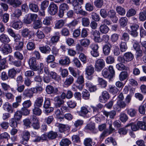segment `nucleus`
Returning a JSON list of instances; mask_svg holds the SVG:
<instances>
[{
  "label": "nucleus",
  "instance_id": "obj_1",
  "mask_svg": "<svg viewBox=\"0 0 146 146\" xmlns=\"http://www.w3.org/2000/svg\"><path fill=\"white\" fill-rule=\"evenodd\" d=\"M145 117L143 118V121H138L137 123H131L128 124L126 125V127L131 126L132 130L133 131H136L140 129L144 131L146 129L145 123Z\"/></svg>",
  "mask_w": 146,
  "mask_h": 146
},
{
  "label": "nucleus",
  "instance_id": "obj_2",
  "mask_svg": "<svg viewBox=\"0 0 146 146\" xmlns=\"http://www.w3.org/2000/svg\"><path fill=\"white\" fill-rule=\"evenodd\" d=\"M58 11V7L57 5L53 3H51L49 5L47 9L48 13L51 15L56 14Z\"/></svg>",
  "mask_w": 146,
  "mask_h": 146
},
{
  "label": "nucleus",
  "instance_id": "obj_3",
  "mask_svg": "<svg viewBox=\"0 0 146 146\" xmlns=\"http://www.w3.org/2000/svg\"><path fill=\"white\" fill-rule=\"evenodd\" d=\"M105 66V62L103 59H99L96 61L94 67L96 71H100Z\"/></svg>",
  "mask_w": 146,
  "mask_h": 146
},
{
  "label": "nucleus",
  "instance_id": "obj_4",
  "mask_svg": "<svg viewBox=\"0 0 146 146\" xmlns=\"http://www.w3.org/2000/svg\"><path fill=\"white\" fill-rule=\"evenodd\" d=\"M72 4L74 7V12L76 13L84 16L87 15V13L86 11H83L81 7L77 3L74 2Z\"/></svg>",
  "mask_w": 146,
  "mask_h": 146
},
{
  "label": "nucleus",
  "instance_id": "obj_5",
  "mask_svg": "<svg viewBox=\"0 0 146 146\" xmlns=\"http://www.w3.org/2000/svg\"><path fill=\"white\" fill-rule=\"evenodd\" d=\"M37 15L29 13L25 15L24 19V22L27 24H30L32 21L36 20L37 17Z\"/></svg>",
  "mask_w": 146,
  "mask_h": 146
},
{
  "label": "nucleus",
  "instance_id": "obj_6",
  "mask_svg": "<svg viewBox=\"0 0 146 146\" xmlns=\"http://www.w3.org/2000/svg\"><path fill=\"white\" fill-rule=\"evenodd\" d=\"M126 105L124 101L121 100H118L116 104L113 107L114 110L117 111H120L121 109L125 108Z\"/></svg>",
  "mask_w": 146,
  "mask_h": 146
},
{
  "label": "nucleus",
  "instance_id": "obj_7",
  "mask_svg": "<svg viewBox=\"0 0 146 146\" xmlns=\"http://www.w3.org/2000/svg\"><path fill=\"white\" fill-rule=\"evenodd\" d=\"M30 132L27 131H25L21 134L22 141L21 143L23 144H25L29 141L30 137Z\"/></svg>",
  "mask_w": 146,
  "mask_h": 146
},
{
  "label": "nucleus",
  "instance_id": "obj_8",
  "mask_svg": "<svg viewBox=\"0 0 146 146\" xmlns=\"http://www.w3.org/2000/svg\"><path fill=\"white\" fill-rule=\"evenodd\" d=\"M29 64L30 68L34 71L38 70V66L36 62V60L35 57H32L29 60Z\"/></svg>",
  "mask_w": 146,
  "mask_h": 146
},
{
  "label": "nucleus",
  "instance_id": "obj_9",
  "mask_svg": "<svg viewBox=\"0 0 146 146\" xmlns=\"http://www.w3.org/2000/svg\"><path fill=\"white\" fill-rule=\"evenodd\" d=\"M116 14L115 12L113 9L110 10L108 12L107 16L110 18L112 21L114 23H116L118 20Z\"/></svg>",
  "mask_w": 146,
  "mask_h": 146
},
{
  "label": "nucleus",
  "instance_id": "obj_10",
  "mask_svg": "<svg viewBox=\"0 0 146 146\" xmlns=\"http://www.w3.org/2000/svg\"><path fill=\"white\" fill-rule=\"evenodd\" d=\"M110 97V95L106 91H103L102 95L99 97V101L103 103H106Z\"/></svg>",
  "mask_w": 146,
  "mask_h": 146
},
{
  "label": "nucleus",
  "instance_id": "obj_11",
  "mask_svg": "<svg viewBox=\"0 0 146 146\" xmlns=\"http://www.w3.org/2000/svg\"><path fill=\"white\" fill-rule=\"evenodd\" d=\"M0 50L4 54H7L11 52L12 49L9 44H6L1 46Z\"/></svg>",
  "mask_w": 146,
  "mask_h": 146
},
{
  "label": "nucleus",
  "instance_id": "obj_12",
  "mask_svg": "<svg viewBox=\"0 0 146 146\" xmlns=\"http://www.w3.org/2000/svg\"><path fill=\"white\" fill-rule=\"evenodd\" d=\"M46 91L47 93L49 94H56L58 91V88H54L52 86L50 85H48L46 87Z\"/></svg>",
  "mask_w": 146,
  "mask_h": 146
},
{
  "label": "nucleus",
  "instance_id": "obj_13",
  "mask_svg": "<svg viewBox=\"0 0 146 146\" xmlns=\"http://www.w3.org/2000/svg\"><path fill=\"white\" fill-rule=\"evenodd\" d=\"M7 3L13 7H19L22 3V1L19 0H7Z\"/></svg>",
  "mask_w": 146,
  "mask_h": 146
},
{
  "label": "nucleus",
  "instance_id": "obj_14",
  "mask_svg": "<svg viewBox=\"0 0 146 146\" xmlns=\"http://www.w3.org/2000/svg\"><path fill=\"white\" fill-rule=\"evenodd\" d=\"M74 80V78L73 76L70 75L66 77L64 82V84L65 85L68 86L73 83Z\"/></svg>",
  "mask_w": 146,
  "mask_h": 146
},
{
  "label": "nucleus",
  "instance_id": "obj_15",
  "mask_svg": "<svg viewBox=\"0 0 146 146\" xmlns=\"http://www.w3.org/2000/svg\"><path fill=\"white\" fill-rule=\"evenodd\" d=\"M11 24L12 27L15 29L18 30L22 27L23 23L21 21H13Z\"/></svg>",
  "mask_w": 146,
  "mask_h": 146
},
{
  "label": "nucleus",
  "instance_id": "obj_16",
  "mask_svg": "<svg viewBox=\"0 0 146 146\" xmlns=\"http://www.w3.org/2000/svg\"><path fill=\"white\" fill-rule=\"evenodd\" d=\"M100 34L99 31L97 30H95L93 32L92 35L94 36V40L95 42H101Z\"/></svg>",
  "mask_w": 146,
  "mask_h": 146
},
{
  "label": "nucleus",
  "instance_id": "obj_17",
  "mask_svg": "<svg viewBox=\"0 0 146 146\" xmlns=\"http://www.w3.org/2000/svg\"><path fill=\"white\" fill-rule=\"evenodd\" d=\"M111 45L110 44H106L104 46L103 48V52L105 55H108L110 52Z\"/></svg>",
  "mask_w": 146,
  "mask_h": 146
},
{
  "label": "nucleus",
  "instance_id": "obj_18",
  "mask_svg": "<svg viewBox=\"0 0 146 146\" xmlns=\"http://www.w3.org/2000/svg\"><path fill=\"white\" fill-rule=\"evenodd\" d=\"M22 36L25 37H28L29 39L31 37V31L27 28L23 29L21 32Z\"/></svg>",
  "mask_w": 146,
  "mask_h": 146
},
{
  "label": "nucleus",
  "instance_id": "obj_19",
  "mask_svg": "<svg viewBox=\"0 0 146 146\" xmlns=\"http://www.w3.org/2000/svg\"><path fill=\"white\" fill-rule=\"evenodd\" d=\"M3 108L5 111L9 112L12 113L13 110L11 105L9 102H6L3 106Z\"/></svg>",
  "mask_w": 146,
  "mask_h": 146
},
{
  "label": "nucleus",
  "instance_id": "obj_20",
  "mask_svg": "<svg viewBox=\"0 0 146 146\" xmlns=\"http://www.w3.org/2000/svg\"><path fill=\"white\" fill-rule=\"evenodd\" d=\"M60 35L58 32H56L54 33V35L51 38L50 40L52 43H57L59 40Z\"/></svg>",
  "mask_w": 146,
  "mask_h": 146
},
{
  "label": "nucleus",
  "instance_id": "obj_21",
  "mask_svg": "<svg viewBox=\"0 0 146 146\" xmlns=\"http://www.w3.org/2000/svg\"><path fill=\"white\" fill-rule=\"evenodd\" d=\"M65 23V20L60 19L57 21L55 23L54 28L60 29L63 27Z\"/></svg>",
  "mask_w": 146,
  "mask_h": 146
},
{
  "label": "nucleus",
  "instance_id": "obj_22",
  "mask_svg": "<svg viewBox=\"0 0 146 146\" xmlns=\"http://www.w3.org/2000/svg\"><path fill=\"white\" fill-rule=\"evenodd\" d=\"M59 63L62 65H68L70 63V59L68 57L65 56L59 60Z\"/></svg>",
  "mask_w": 146,
  "mask_h": 146
},
{
  "label": "nucleus",
  "instance_id": "obj_23",
  "mask_svg": "<svg viewBox=\"0 0 146 146\" xmlns=\"http://www.w3.org/2000/svg\"><path fill=\"white\" fill-rule=\"evenodd\" d=\"M29 6V9L33 12H37L39 10L38 5L35 3H30Z\"/></svg>",
  "mask_w": 146,
  "mask_h": 146
},
{
  "label": "nucleus",
  "instance_id": "obj_24",
  "mask_svg": "<svg viewBox=\"0 0 146 146\" xmlns=\"http://www.w3.org/2000/svg\"><path fill=\"white\" fill-rule=\"evenodd\" d=\"M102 75L105 78L111 79L113 78V76L109 73L107 68H105L102 71Z\"/></svg>",
  "mask_w": 146,
  "mask_h": 146
},
{
  "label": "nucleus",
  "instance_id": "obj_25",
  "mask_svg": "<svg viewBox=\"0 0 146 146\" xmlns=\"http://www.w3.org/2000/svg\"><path fill=\"white\" fill-rule=\"evenodd\" d=\"M0 40L2 43H5L9 42L10 40L7 35L2 34L0 36Z\"/></svg>",
  "mask_w": 146,
  "mask_h": 146
},
{
  "label": "nucleus",
  "instance_id": "obj_26",
  "mask_svg": "<svg viewBox=\"0 0 146 146\" xmlns=\"http://www.w3.org/2000/svg\"><path fill=\"white\" fill-rule=\"evenodd\" d=\"M59 131L62 133L69 129V127L68 125H64L62 124H59L58 125Z\"/></svg>",
  "mask_w": 146,
  "mask_h": 146
},
{
  "label": "nucleus",
  "instance_id": "obj_27",
  "mask_svg": "<svg viewBox=\"0 0 146 146\" xmlns=\"http://www.w3.org/2000/svg\"><path fill=\"white\" fill-rule=\"evenodd\" d=\"M80 44L85 47H88L90 44V41L87 38H84L80 40Z\"/></svg>",
  "mask_w": 146,
  "mask_h": 146
},
{
  "label": "nucleus",
  "instance_id": "obj_28",
  "mask_svg": "<svg viewBox=\"0 0 146 146\" xmlns=\"http://www.w3.org/2000/svg\"><path fill=\"white\" fill-rule=\"evenodd\" d=\"M128 20L126 17H121L119 19V23L122 27H125L127 25Z\"/></svg>",
  "mask_w": 146,
  "mask_h": 146
},
{
  "label": "nucleus",
  "instance_id": "obj_29",
  "mask_svg": "<svg viewBox=\"0 0 146 146\" xmlns=\"http://www.w3.org/2000/svg\"><path fill=\"white\" fill-rule=\"evenodd\" d=\"M54 101L56 102V107H60L64 103V101L59 96H57L54 98Z\"/></svg>",
  "mask_w": 146,
  "mask_h": 146
},
{
  "label": "nucleus",
  "instance_id": "obj_30",
  "mask_svg": "<svg viewBox=\"0 0 146 146\" xmlns=\"http://www.w3.org/2000/svg\"><path fill=\"white\" fill-rule=\"evenodd\" d=\"M84 144L85 146H92V144L94 145L95 144V143L93 142L91 139L87 138H86L84 140Z\"/></svg>",
  "mask_w": 146,
  "mask_h": 146
},
{
  "label": "nucleus",
  "instance_id": "obj_31",
  "mask_svg": "<svg viewBox=\"0 0 146 146\" xmlns=\"http://www.w3.org/2000/svg\"><path fill=\"white\" fill-rule=\"evenodd\" d=\"M85 71L86 74L88 76H91L94 72V68L92 66H88L86 68Z\"/></svg>",
  "mask_w": 146,
  "mask_h": 146
},
{
  "label": "nucleus",
  "instance_id": "obj_32",
  "mask_svg": "<svg viewBox=\"0 0 146 146\" xmlns=\"http://www.w3.org/2000/svg\"><path fill=\"white\" fill-rule=\"evenodd\" d=\"M124 58L125 61L129 62L132 60L133 58V55L130 52L125 53L124 55Z\"/></svg>",
  "mask_w": 146,
  "mask_h": 146
},
{
  "label": "nucleus",
  "instance_id": "obj_33",
  "mask_svg": "<svg viewBox=\"0 0 146 146\" xmlns=\"http://www.w3.org/2000/svg\"><path fill=\"white\" fill-rule=\"evenodd\" d=\"M43 101V99L42 97L38 98L35 102L34 106L38 107H41L42 105Z\"/></svg>",
  "mask_w": 146,
  "mask_h": 146
},
{
  "label": "nucleus",
  "instance_id": "obj_34",
  "mask_svg": "<svg viewBox=\"0 0 146 146\" xmlns=\"http://www.w3.org/2000/svg\"><path fill=\"white\" fill-rule=\"evenodd\" d=\"M90 112V110H88L86 107H81L80 110L79 112V114L80 115L84 116Z\"/></svg>",
  "mask_w": 146,
  "mask_h": 146
},
{
  "label": "nucleus",
  "instance_id": "obj_35",
  "mask_svg": "<svg viewBox=\"0 0 146 146\" xmlns=\"http://www.w3.org/2000/svg\"><path fill=\"white\" fill-rule=\"evenodd\" d=\"M109 30V28L106 25L102 24L100 26V31L102 33L106 34L107 33Z\"/></svg>",
  "mask_w": 146,
  "mask_h": 146
},
{
  "label": "nucleus",
  "instance_id": "obj_36",
  "mask_svg": "<svg viewBox=\"0 0 146 146\" xmlns=\"http://www.w3.org/2000/svg\"><path fill=\"white\" fill-rule=\"evenodd\" d=\"M39 49L42 53L45 54H48L51 50L50 48L47 46L40 47Z\"/></svg>",
  "mask_w": 146,
  "mask_h": 146
},
{
  "label": "nucleus",
  "instance_id": "obj_37",
  "mask_svg": "<svg viewBox=\"0 0 146 146\" xmlns=\"http://www.w3.org/2000/svg\"><path fill=\"white\" fill-rule=\"evenodd\" d=\"M116 11L117 13L120 15L123 16L125 13V9L121 6H118L116 8Z\"/></svg>",
  "mask_w": 146,
  "mask_h": 146
},
{
  "label": "nucleus",
  "instance_id": "obj_38",
  "mask_svg": "<svg viewBox=\"0 0 146 146\" xmlns=\"http://www.w3.org/2000/svg\"><path fill=\"white\" fill-rule=\"evenodd\" d=\"M57 136V133L52 131H50L47 133V137L49 139H55Z\"/></svg>",
  "mask_w": 146,
  "mask_h": 146
},
{
  "label": "nucleus",
  "instance_id": "obj_39",
  "mask_svg": "<svg viewBox=\"0 0 146 146\" xmlns=\"http://www.w3.org/2000/svg\"><path fill=\"white\" fill-rule=\"evenodd\" d=\"M86 10L88 11H92L94 9V5L92 3L90 2L86 3L85 5Z\"/></svg>",
  "mask_w": 146,
  "mask_h": 146
},
{
  "label": "nucleus",
  "instance_id": "obj_40",
  "mask_svg": "<svg viewBox=\"0 0 146 146\" xmlns=\"http://www.w3.org/2000/svg\"><path fill=\"white\" fill-rule=\"evenodd\" d=\"M33 113L36 115H40L42 113L41 110L38 107L34 106V108L33 110Z\"/></svg>",
  "mask_w": 146,
  "mask_h": 146
},
{
  "label": "nucleus",
  "instance_id": "obj_41",
  "mask_svg": "<svg viewBox=\"0 0 146 146\" xmlns=\"http://www.w3.org/2000/svg\"><path fill=\"white\" fill-rule=\"evenodd\" d=\"M116 68L119 70H128L129 68L125 66L123 64L121 63L117 64L116 66Z\"/></svg>",
  "mask_w": 146,
  "mask_h": 146
},
{
  "label": "nucleus",
  "instance_id": "obj_42",
  "mask_svg": "<svg viewBox=\"0 0 146 146\" xmlns=\"http://www.w3.org/2000/svg\"><path fill=\"white\" fill-rule=\"evenodd\" d=\"M128 76L127 72H122L119 76V80L121 81H123L125 80Z\"/></svg>",
  "mask_w": 146,
  "mask_h": 146
},
{
  "label": "nucleus",
  "instance_id": "obj_43",
  "mask_svg": "<svg viewBox=\"0 0 146 146\" xmlns=\"http://www.w3.org/2000/svg\"><path fill=\"white\" fill-rule=\"evenodd\" d=\"M98 82L99 84L100 85L102 88H105L107 86V82L102 78H98Z\"/></svg>",
  "mask_w": 146,
  "mask_h": 146
},
{
  "label": "nucleus",
  "instance_id": "obj_44",
  "mask_svg": "<svg viewBox=\"0 0 146 146\" xmlns=\"http://www.w3.org/2000/svg\"><path fill=\"white\" fill-rule=\"evenodd\" d=\"M17 72L14 68L10 69L8 71V75L9 77L13 78L15 76Z\"/></svg>",
  "mask_w": 146,
  "mask_h": 146
},
{
  "label": "nucleus",
  "instance_id": "obj_45",
  "mask_svg": "<svg viewBox=\"0 0 146 146\" xmlns=\"http://www.w3.org/2000/svg\"><path fill=\"white\" fill-rule=\"evenodd\" d=\"M23 95L26 97L31 98L33 96V93L32 92L31 90L27 89L24 92Z\"/></svg>",
  "mask_w": 146,
  "mask_h": 146
},
{
  "label": "nucleus",
  "instance_id": "obj_46",
  "mask_svg": "<svg viewBox=\"0 0 146 146\" xmlns=\"http://www.w3.org/2000/svg\"><path fill=\"white\" fill-rule=\"evenodd\" d=\"M49 2L48 1L45 0L41 3L40 5L41 9L45 10L49 5Z\"/></svg>",
  "mask_w": 146,
  "mask_h": 146
},
{
  "label": "nucleus",
  "instance_id": "obj_47",
  "mask_svg": "<svg viewBox=\"0 0 146 146\" xmlns=\"http://www.w3.org/2000/svg\"><path fill=\"white\" fill-rule=\"evenodd\" d=\"M70 142L67 139H63L60 142V145L61 146H68L70 144Z\"/></svg>",
  "mask_w": 146,
  "mask_h": 146
},
{
  "label": "nucleus",
  "instance_id": "obj_48",
  "mask_svg": "<svg viewBox=\"0 0 146 146\" xmlns=\"http://www.w3.org/2000/svg\"><path fill=\"white\" fill-rule=\"evenodd\" d=\"M127 113L130 116L133 117L135 116L137 111L135 109L131 108L127 110Z\"/></svg>",
  "mask_w": 146,
  "mask_h": 146
},
{
  "label": "nucleus",
  "instance_id": "obj_49",
  "mask_svg": "<svg viewBox=\"0 0 146 146\" xmlns=\"http://www.w3.org/2000/svg\"><path fill=\"white\" fill-rule=\"evenodd\" d=\"M14 118L17 121H19L20 120L22 117V113L20 111H16L14 115Z\"/></svg>",
  "mask_w": 146,
  "mask_h": 146
},
{
  "label": "nucleus",
  "instance_id": "obj_50",
  "mask_svg": "<svg viewBox=\"0 0 146 146\" xmlns=\"http://www.w3.org/2000/svg\"><path fill=\"white\" fill-rule=\"evenodd\" d=\"M82 25L84 27H87L90 24L89 19L87 17H83L82 19Z\"/></svg>",
  "mask_w": 146,
  "mask_h": 146
},
{
  "label": "nucleus",
  "instance_id": "obj_51",
  "mask_svg": "<svg viewBox=\"0 0 146 146\" xmlns=\"http://www.w3.org/2000/svg\"><path fill=\"white\" fill-rule=\"evenodd\" d=\"M120 48L122 52H125L127 49L126 42H123L121 41L120 45Z\"/></svg>",
  "mask_w": 146,
  "mask_h": 146
},
{
  "label": "nucleus",
  "instance_id": "obj_52",
  "mask_svg": "<svg viewBox=\"0 0 146 146\" xmlns=\"http://www.w3.org/2000/svg\"><path fill=\"white\" fill-rule=\"evenodd\" d=\"M82 97L86 100L88 99L90 96V94L89 92L86 90H84L82 92Z\"/></svg>",
  "mask_w": 146,
  "mask_h": 146
},
{
  "label": "nucleus",
  "instance_id": "obj_53",
  "mask_svg": "<svg viewBox=\"0 0 146 146\" xmlns=\"http://www.w3.org/2000/svg\"><path fill=\"white\" fill-rule=\"evenodd\" d=\"M127 127H126L121 128L119 129L118 132L120 135H124L127 134V129H126Z\"/></svg>",
  "mask_w": 146,
  "mask_h": 146
},
{
  "label": "nucleus",
  "instance_id": "obj_54",
  "mask_svg": "<svg viewBox=\"0 0 146 146\" xmlns=\"http://www.w3.org/2000/svg\"><path fill=\"white\" fill-rule=\"evenodd\" d=\"M129 39V34L126 33H123L122 34L121 37V39L124 40L125 42L128 41Z\"/></svg>",
  "mask_w": 146,
  "mask_h": 146
},
{
  "label": "nucleus",
  "instance_id": "obj_55",
  "mask_svg": "<svg viewBox=\"0 0 146 146\" xmlns=\"http://www.w3.org/2000/svg\"><path fill=\"white\" fill-rule=\"evenodd\" d=\"M67 104L68 107L71 108H74L76 106V103L72 100L68 101Z\"/></svg>",
  "mask_w": 146,
  "mask_h": 146
},
{
  "label": "nucleus",
  "instance_id": "obj_56",
  "mask_svg": "<svg viewBox=\"0 0 146 146\" xmlns=\"http://www.w3.org/2000/svg\"><path fill=\"white\" fill-rule=\"evenodd\" d=\"M92 18L96 21L98 22L100 20V18L99 15L95 12H92L91 13Z\"/></svg>",
  "mask_w": 146,
  "mask_h": 146
},
{
  "label": "nucleus",
  "instance_id": "obj_57",
  "mask_svg": "<svg viewBox=\"0 0 146 146\" xmlns=\"http://www.w3.org/2000/svg\"><path fill=\"white\" fill-rule=\"evenodd\" d=\"M146 107V104H142L139 107V113L141 114H144L145 113V108Z\"/></svg>",
  "mask_w": 146,
  "mask_h": 146
},
{
  "label": "nucleus",
  "instance_id": "obj_58",
  "mask_svg": "<svg viewBox=\"0 0 146 146\" xmlns=\"http://www.w3.org/2000/svg\"><path fill=\"white\" fill-rule=\"evenodd\" d=\"M32 103L30 100L24 101L22 104L23 108H29L31 105Z\"/></svg>",
  "mask_w": 146,
  "mask_h": 146
},
{
  "label": "nucleus",
  "instance_id": "obj_59",
  "mask_svg": "<svg viewBox=\"0 0 146 146\" xmlns=\"http://www.w3.org/2000/svg\"><path fill=\"white\" fill-rule=\"evenodd\" d=\"M115 61L114 57L112 56H109L107 57L106 59V62L108 64H111Z\"/></svg>",
  "mask_w": 146,
  "mask_h": 146
},
{
  "label": "nucleus",
  "instance_id": "obj_60",
  "mask_svg": "<svg viewBox=\"0 0 146 146\" xmlns=\"http://www.w3.org/2000/svg\"><path fill=\"white\" fill-rule=\"evenodd\" d=\"M42 22L39 20H37L34 23L33 27L35 29L40 28L41 26Z\"/></svg>",
  "mask_w": 146,
  "mask_h": 146
},
{
  "label": "nucleus",
  "instance_id": "obj_61",
  "mask_svg": "<svg viewBox=\"0 0 146 146\" xmlns=\"http://www.w3.org/2000/svg\"><path fill=\"white\" fill-rule=\"evenodd\" d=\"M103 4V0H96L94 2V5L97 7L101 8Z\"/></svg>",
  "mask_w": 146,
  "mask_h": 146
},
{
  "label": "nucleus",
  "instance_id": "obj_62",
  "mask_svg": "<svg viewBox=\"0 0 146 146\" xmlns=\"http://www.w3.org/2000/svg\"><path fill=\"white\" fill-rule=\"evenodd\" d=\"M16 120L14 118H12L10 120V123L11 127L15 128L17 127V123Z\"/></svg>",
  "mask_w": 146,
  "mask_h": 146
},
{
  "label": "nucleus",
  "instance_id": "obj_63",
  "mask_svg": "<svg viewBox=\"0 0 146 146\" xmlns=\"http://www.w3.org/2000/svg\"><path fill=\"white\" fill-rule=\"evenodd\" d=\"M73 62L76 66L78 68H80L82 65L80 61L77 58H74L73 60Z\"/></svg>",
  "mask_w": 146,
  "mask_h": 146
},
{
  "label": "nucleus",
  "instance_id": "obj_64",
  "mask_svg": "<svg viewBox=\"0 0 146 146\" xmlns=\"http://www.w3.org/2000/svg\"><path fill=\"white\" fill-rule=\"evenodd\" d=\"M36 35L39 39H42L45 37L44 33L41 31L38 30L36 33Z\"/></svg>",
  "mask_w": 146,
  "mask_h": 146
}]
</instances>
